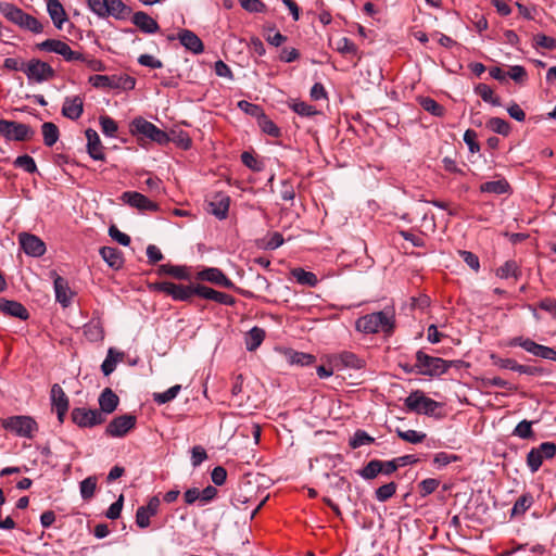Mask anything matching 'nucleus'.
Here are the masks:
<instances>
[{
	"instance_id": "1",
	"label": "nucleus",
	"mask_w": 556,
	"mask_h": 556,
	"mask_svg": "<svg viewBox=\"0 0 556 556\" xmlns=\"http://www.w3.org/2000/svg\"><path fill=\"white\" fill-rule=\"evenodd\" d=\"M357 331L365 334L384 332L390 334L394 328V314L391 311H381L359 317L355 323Z\"/></svg>"
},
{
	"instance_id": "2",
	"label": "nucleus",
	"mask_w": 556,
	"mask_h": 556,
	"mask_svg": "<svg viewBox=\"0 0 556 556\" xmlns=\"http://www.w3.org/2000/svg\"><path fill=\"white\" fill-rule=\"evenodd\" d=\"M1 14L25 30L34 34H40L43 30L42 24L34 16L27 14L22 9L9 2H0Z\"/></svg>"
},
{
	"instance_id": "3",
	"label": "nucleus",
	"mask_w": 556,
	"mask_h": 556,
	"mask_svg": "<svg viewBox=\"0 0 556 556\" xmlns=\"http://www.w3.org/2000/svg\"><path fill=\"white\" fill-rule=\"evenodd\" d=\"M88 7L100 17L113 16L124 20L131 12V9L122 0H88Z\"/></svg>"
},
{
	"instance_id": "4",
	"label": "nucleus",
	"mask_w": 556,
	"mask_h": 556,
	"mask_svg": "<svg viewBox=\"0 0 556 556\" xmlns=\"http://www.w3.org/2000/svg\"><path fill=\"white\" fill-rule=\"evenodd\" d=\"M415 368L420 375L440 376L450 368V364L440 357H433L422 351H418L416 353Z\"/></svg>"
},
{
	"instance_id": "5",
	"label": "nucleus",
	"mask_w": 556,
	"mask_h": 556,
	"mask_svg": "<svg viewBox=\"0 0 556 556\" xmlns=\"http://www.w3.org/2000/svg\"><path fill=\"white\" fill-rule=\"evenodd\" d=\"M130 131L134 135H142L159 144H166L169 142V137L164 130L160 129L143 117H136L131 122Z\"/></svg>"
},
{
	"instance_id": "6",
	"label": "nucleus",
	"mask_w": 556,
	"mask_h": 556,
	"mask_svg": "<svg viewBox=\"0 0 556 556\" xmlns=\"http://www.w3.org/2000/svg\"><path fill=\"white\" fill-rule=\"evenodd\" d=\"M89 83L96 88H111L132 90L136 86V79L129 75H93Z\"/></svg>"
},
{
	"instance_id": "7",
	"label": "nucleus",
	"mask_w": 556,
	"mask_h": 556,
	"mask_svg": "<svg viewBox=\"0 0 556 556\" xmlns=\"http://www.w3.org/2000/svg\"><path fill=\"white\" fill-rule=\"evenodd\" d=\"M405 406L417 414L433 415L441 404L416 390L405 399Z\"/></svg>"
},
{
	"instance_id": "8",
	"label": "nucleus",
	"mask_w": 556,
	"mask_h": 556,
	"mask_svg": "<svg viewBox=\"0 0 556 556\" xmlns=\"http://www.w3.org/2000/svg\"><path fill=\"white\" fill-rule=\"evenodd\" d=\"M0 135L10 141H25L31 139L35 131L26 124L0 119Z\"/></svg>"
},
{
	"instance_id": "9",
	"label": "nucleus",
	"mask_w": 556,
	"mask_h": 556,
	"mask_svg": "<svg viewBox=\"0 0 556 556\" xmlns=\"http://www.w3.org/2000/svg\"><path fill=\"white\" fill-rule=\"evenodd\" d=\"M71 418L80 428H92L105 421V416L99 409L85 407H75L71 413Z\"/></svg>"
},
{
	"instance_id": "10",
	"label": "nucleus",
	"mask_w": 556,
	"mask_h": 556,
	"mask_svg": "<svg viewBox=\"0 0 556 556\" xmlns=\"http://www.w3.org/2000/svg\"><path fill=\"white\" fill-rule=\"evenodd\" d=\"M5 429L24 438H33L38 427L36 421L29 416H14L5 420Z\"/></svg>"
},
{
	"instance_id": "11",
	"label": "nucleus",
	"mask_w": 556,
	"mask_h": 556,
	"mask_svg": "<svg viewBox=\"0 0 556 556\" xmlns=\"http://www.w3.org/2000/svg\"><path fill=\"white\" fill-rule=\"evenodd\" d=\"M137 424V417L135 415L125 414L113 418L105 429V434L112 438H123Z\"/></svg>"
},
{
	"instance_id": "12",
	"label": "nucleus",
	"mask_w": 556,
	"mask_h": 556,
	"mask_svg": "<svg viewBox=\"0 0 556 556\" xmlns=\"http://www.w3.org/2000/svg\"><path fill=\"white\" fill-rule=\"evenodd\" d=\"M24 72L29 79L37 83L49 80L54 76L53 68L48 63L40 60L29 61Z\"/></svg>"
},
{
	"instance_id": "13",
	"label": "nucleus",
	"mask_w": 556,
	"mask_h": 556,
	"mask_svg": "<svg viewBox=\"0 0 556 556\" xmlns=\"http://www.w3.org/2000/svg\"><path fill=\"white\" fill-rule=\"evenodd\" d=\"M18 242L23 251L33 257H39L46 252L45 242L37 236L28 232L18 235Z\"/></svg>"
},
{
	"instance_id": "14",
	"label": "nucleus",
	"mask_w": 556,
	"mask_h": 556,
	"mask_svg": "<svg viewBox=\"0 0 556 556\" xmlns=\"http://www.w3.org/2000/svg\"><path fill=\"white\" fill-rule=\"evenodd\" d=\"M50 399L52 408L56 410L58 420L63 424L65 415L68 410L70 402L67 395L60 384L54 383L51 387Z\"/></svg>"
},
{
	"instance_id": "15",
	"label": "nucleus",
	"mask_w": 556,
	"mask_h": 556,
	"mask_svg": "<svg viewBox=\"0 0 556 556\" xmlns=\"http://www.w3.org/2000/svg\"><path fill=\"white\" fill-rule=\"evenodd\" d=\"M121 199L131 207H136L139 211L155 212L159 210V205L155 202L137 191H126L122 194Z\"/></svg>"
},
{
	"instance_id": "16",
	"label": "nucleus",
	"mask_w": 556,
	"mask_h": 556,
	"mask_svg": "<svg viewBox=\"0 0 556 556\" xmlns=\"http://www.w3.org/2000/svg\"><path fill=\"white\" fill-rule=\"evenodd\" d=\"M230 205V198L226 193L217 192L207 202V212L217 217L218 219H225L228 216Z\"/></svg>"
},
{
	"instance_id": "17",
	"label": "nucleus",
	"mask_w": 556,
	"mask_h": 556,
	"mask_svg": "<svg viewBox=\"0 0 556 556\" xmlns=\"http://www.w3.org/2000/svg\"><path fill=\"white\" fill-rule=\"evenodd\" d=\"M61 112L68 119H78L84 113V99L80 96L66 97Z\"/></svg>"
},
{
	"instance_id": "18",
	"label": "nucleus",
	"mask_w": 556,
	"mask_h": 556,
	"mask_svg": "<svg viewBox=\"0 0 556 556\" xmlns=\"http://www.w3.org/2000/svg\"><path fill=\"white\" fill-rule=\"evenodd\" d=\"M198 278L228 289L235 287L233 282L216 267H210L201 270L198 274Z\"/></svg>"
},
{
	"instance_id": "19",
	"label": "nucleus",
	"mask_w": 556,
	"mask_h": 556,
	"mask_svg": "<svg viewBox=\"0 0 556 556\" xmlns=\"http://www.w3.org/2000/svg\"><path fill=\"white\" fill-rule=\"evenodd\" d=\"M53 287L55 292L56 301L63 306L67 307L71 305L74 293L70 289L68 282L65 278L54 274Z\"/></svg>"
},
{
	"instance_id": "20",
	"label": "nucleus",
	"mask_w": 556,
	"mask_h": 556,
	"mask_svg": "<svg viewBox=\"0 0 556 556\" xmlns=\"http://www.w3.org/2000/svg\"><path fill=\"white\" fill-rule=\"evenodd\" d=\"M85 135L87 138L88 154L96 161H104L105 155L103 153V146L98 132L92 128H88Z\"/></svg>"
},
{
	"instance_id": "21",
	"label": "nucleus",
	"mask_w": 556,
	"mask_h": 556,
	"mask_svg": "<svg viewBox=\"0 0 556 556\" xmlns=\"http://www.w3.org/2000/svg\"><path fill=\"white\" fill-rule=\"evenodd\" d=\"M177 39L189 51L194 54H200L204 51L202 40L191 30L182 29L178 33Z\"/></svg>"
},
{
	"instance_id": "22",
	"label": "nucleus",
	"mask_w": 556,
	"mask_h": 556,
	"mask_svg": "<svg viewBox=\"0 0 556 556\" xmlns=\"http://www.w3.org/2000/svg\"><path fill=\"white\" fill-rule=\"evenodd\" d=\"M0 311L8 316L17 317L26 320L29 317L28 311L20 302L0 299Z\"/></svg>"
},
{
	"instance_id": "23",
	"label": "nucleus",
	"mask_w": 556,
	"mask_h": 556,
	"mask_svg": "<svg viewBox=\"0 0 556 556\" xmlns=\"http://www.w3.org/2000/svg\"><path fill=\"white\" fill-rule=\"evenodd\" d=\"M131 22L144 34H154L160 29L157 22L142 11L136 12Z\"/></svg>"
},
{
	"instance_id": "24",
	"label": "nucleus",
	"mask_w": 556,
	"mask_h": 556,
	"mask_svg": "<svg viewBox=\"0 0 556 556\" xmlns=\"http://www.w3.org/2000/svg\"><path fill=\"white\" fill-rule=\"evenodd\" d=\"M47 11L58 29L63 28V24L67 21L66 12L59 0H48Z\"/></svg>"
},
{
	"instance_id": "25",
	"label": "nucleus",
	"mask_w": 556,
	"mask_h": 556,
	"mask_svg": "<svg viewBox=\"0 0 556 556\" xmlns=\"http://www.w3.org/2000/svg\"><path fill=\"white\" fill-rule=\"evenodd\" d=\"M495 364L497 366H500L501 368L509 369V370L517 371L519 374H525V375L533 376V375H538V374L542 372V370L538 367L520 365L515 359H511V358H504V359L501 358Z\"/></svg>"
},
{
	"instance_id": "26",
	"label": "nucleus",
	"mask_w": 556,
	"mask_h": 556,
	"mask_svg": "<svg viewBox=\"0 0 556 556\" xmlns=\"http://www.w3.org/2000/svg\"><path fill=\"white\" fill-rule=\"evenodd\" d=\"M118 402V396L110 388H105L99 396V410L103 415L111 414L116 409Z\"/></svg>"
},
{
	"instance_id": "27",
	"label": "nucleus",
	"mask_w": 556,
	"mask_h": 556,
	"mask_svg": "<svg viewBox=\"0 0 556 556\" xmlns=\"http://www.w3.org/2000/svg\"><path fill=\"white\" fill-rule=\"evenodd\" d=\"M100 255L103 261L114 269H118L123 266L124 260L122 252L116 248L103 247L100 249Z\"/></svg>"
},
{
	"instance_id": "28",
	"label": "nucleus",
	"mask_w": 556,
	"mask_h": 556,
	"mask_svg": "<svg viewBox=\"0 0 556 556\" xmlns=\"http://www.w3.org/2000/svg\"><path fill=\"white\" fill-rule=\"evenodd\" d=\"M159 275H168L179 280H190V273L186 266L162 264L157 268Z\"/></svg>"
},
{
	"instance_id": "29",
	"label": "nucleus",
	"mask_w": 556,
	"mask_h": 556,
	"mask_svg": "<svg viewBox=\"0 0 556 556\" xmlns=\"http://www.w3.org/2000/svg\"><path fill=\"white\" fill-rule=\"evenodd\" d=\"M41 132L43 137V143L47 147H52L56 143L60 137L58 126L52 122H46L41 125Z\"/></svg>"
},
{
	"instance_id": "30",
	"label": "nucleus",
	"mask_w": 556,
	"mask_h": 556,
	"mask_svg": "<svg viewBox=\"0 0 556 556\" xmlns=\"http://www.w3.org/2000/svg\"><path fill=\"white\" fill-rule=\"evenodd\" d=\"M509 189V184L505 179L493 180L483 182L480 186V191L485 193L503 194Z\"/></svg>"
},
{
	"instance_id": "31",
	"label": "nucleus",
	"mask_w": 556,
	"mask_h": 556,
	"mask_svg": "<svg viewBox=\"0 0 556 556\" xmlns=\"http://www.w3.org/2000/svg\"><path fill=\"white\" fill-rule=\"evenodd\" d=\"M265 338V331L262 328L253 327L247 334L245 346L249 351L256 350Z\"/></svg>"
},
{
	"instance_id": "32",
	"label": "nucleus",
	"mask_w": 556,
	"mask_h": 556,
	"mask_svg": "<svg viewBox=\"0 0 556 556\" xmlns=\"http://www.w3.org/2000/svg\"><path fill=\"white\" fill-rule=\"evenodd\" d=\"M418 102L426 112L433 116L441 117L445 113V109L430 97H420Z\"/></svg>"
},
{
	"instance_id": "33",
	"label": "nucleus",
	"mask_w": 556,
	"mask_h": 556,
	"mask_svg": "<svg viewBox=\"0 0 556 556\" xmlns=\"http://www.w3.org/2000/svg\"><path fill=\"white\" fill-rule=\"evenodd\" d=\"M98 479L96 476H89L79 483V491L83 500L89 501L94 496Z\"/></svg>"
},
{
	"instance_id": "34",
	"label": "nucleus",
	"mask_w": 556,
	"mask_h": 556,
	"mask_svg": "<svg viewBox=\"0 0 556 556\" xmlns=\"http://www.w3.org/2000/svg\"><path fill=\"white\" fill-rule=\"evenodd\" d=\"M533 504V496L529 493L522 494L514 504L510 517L523 515Z\"/></svg>"
},
{
	"instance_id": "35",
	"label": "nucleus",
	"mask_w": 556,
	"mask_h": 556,
	"mask_svg": "<svg viewBox=\"0 0 556 556\" xmlns=\"http://www.w3.org/2000/svg\"><path fill=\"white\" fill-rule=\"evenodd\" d=\"M292 276L296 282L303 286L315 287L318 283L317 276L312 271H306L303 268H294Z\"/></svg>"
},
{
	"instance_id": "36",
	"label": "nucleus",
	"mask_w": 556,
	"mask_h": 556,
	"mask_svg": "<svg viewBox=\"0 0 556 556\" xmlns=\"http://www.w3.org/2000/svg\"><path fill=\"white\" fill-rule=\"evenodd\" d=\"M521 275L518 264L515 261H507L504 265L497 268L496 276L502 279L514 277L518 279Z\"/></svg>"
},
{
	"instance_id": "37",
	"label": "nucleus",
	"mask_w": 556,
	"mask_h": 556,
	"mask_svg": "<svg viewBox=\"0 0 556 556\" xmlns=\"http://www.w3.org/2000/svg\"><path fill=\"white\" fill-rule=\"evenodd\" d=\"M475 91L484 102L491 103L494 106H500L502 104L501 99L497 96H494L493 90L485 84H479Z\"/></svg>"
},
{
	"instance_id": "38",
	"label": "nucleus",
	"mask_w": 556,
	"mask_h": 556,
	"mask_svg": "<svg viewBox=\"0 0 556 556\" xmlns=\"http://www.w3.org/2000/svg\"><path fill=\"white\" fill-rule=\"evenodd\" d=\"M122 357H123L122 353H116L115 354L114 350L110 349L109 352H108L106 358L103 361V363L101 365V369H102L103 375L104 376L111 375L115 370L116 363L118 361H121Z\"/></svg>"
},
{
	"instance_id": "39",
	"label": "nucleus",
	"mask_w": 556,
	"mask_h": 556,
	"mask_svg": "<svg viewBox=\"0 0 556 556\" xmlns=\"http://www.w3.org/2000/svg\"><path fill=\"white\" fill-rule=\"evenodd\" d=\"M257 123L263 132L274 138L280 137L281 130L265 113L257 119Z\"/></svg>"
},
{
	"instance_id": "40",
	"label": "nucleus",
	"mask_w": 556,
	"mask_h": 556,
	"mask_svg": "<svg viewBox=\"0 0 556 556\" xmlns=\"http://www.w3.org/2000/svg\"><path fill=\"white\" fill-rule=\"evenodd\" d=\"M380 472V459H372L358 471V475L365 480H371L375 479Z\"/></svg>"
},
{
	"instance_id": "41",
	"label": "nucleus",
	"mask_w": 556,
	"mask_h": 556,
	"mask_svg": "<svg viewBox=\"0 0 556 556\" xmlns=\"http://www.w3.org/2000/svg\"><path fill=\"white\" fill-rule=\"evenodd\" d=\"M338 359L344 367H350L354 369H359L364 365L363 361L358 358L356 354L348 351L340 353L338 355Z\"/></svg>"
},
{
	"instance_id": "42",
	"label": "nucleus",
	"mask_w": 556,
	"mask_h": 556,
	"mask_svg": "<svg viewBox=\"0 0 556 556\" xmlns=\"http://www.w3.org/2000/svg\"><path fill=\"white\" fill-rule=\"evenodd\" d=\"M395 431L399 438L412 444L421 443L426 439V433L416 430H401L397 428Z\"/></svg>"
},
{
	"instance_id": "43",
	"label": "nucleus",
	"mask_w": 556,
	"mask_h": 556,
	"mask_svg": "<svg viewBox=\"0 0 556 556\" xmlns=\"http://www.w3.org/2000/svg\"><path fill=\"white\" fill-rule=\"evenodd\" d=\"M486 126L494 132L507 136L510 131V126L507 121L500 117H492L489 119Z\"/></svg>"
},
{
	"instance_id": "44",
	"label": "nucleus",
	"mask_w": 556,
	"mask_h": 556,
	"mask_svg": "<svg viewBox=\"0 0 556 556\" xmlns=\"http://www.w3.org/2000/svg\"><path fill=\"white\" fill-rule=\"evenodd\" d=\"M396 488L397 485L395 482H389L379 486L375 492L376 498L379 502H387L395 494Z\"/></svg>"
},
{
	"instance_id": "45",
	"label": "nucleus",
	"mask_w": 556,
	"mask_h": 556,
	"mask_svg": "<svg viewBox=\"0 0 556 556\" xmlns=\"http://www.w3.org/2000/svg\"><path fill=\"white\" fill-rule=\"evenodd\" d=\"M14 166L22 168L29 174H33L37 170L35 160L27 154L17 156L14 161Z\"/></svg>"
},
{
	"instance_id": "46",
	"label": "nucleus",
	"mask_w": 556,
	"mask_h": 556,
	"mask_svg": "<svg viewBox=\"0 0 556 556\" xmlns=\"http://www.w3.org/2000/svg\"><path fill=\"white\" fill-rule=\"evenodd\" d=\"M291 364L307 366L315 362V356L308 353L292 351L289 353Z\"/></svg>"
},
{
	"instance_id": "47",
	"label": "nucleus",
	"mask_w": 556,
	"mask_h": 556,
	"mask_svg": "<svg viewBox=\"0 0 556 556\" xmlns=\"http://www.w3.org/2000/svg\"><path fill=\"white\" fill-rule=\"evenodd\" d=\"M180 389H181V387L179 384L173 386L169 389H167L165 392L154 393L153 400L157 404H165V403L174 400L177 396V394L179 393Z\"/></svg>"
},
{
	"instance_id": "48",
	"label": "nucleus",
	"mask_w": 556,
	"mask_h": 556,
	"mask_svg": "<svg viewBox=\"0 0 556 556\" xmlns=\"http://www.w3.org/2000/svg\"><path fill=\"white\" fill-rule=\"evenodd\" d=\"M375 441L372 437H370L366 431L364 430H357L354 435L350 440V445L353 448L361 447L366 444H370Z\"/></svg>"
},
{
	"instance_id": "49",
	"label": "nucleus",
	"mask_w": 556,
	"mask_h": 556,
	"mask_svg": "<svg viewBox=\"0 0 556 556\" xmlns=\"http://www.w3.org/2000/svg\"><path fill=\"white\" fill-rule=\"evenodd\" d=\"M510 345L521 346L527 352L536 356V352L540 348V344L532 341L531 339H523L522 337L514 338L510 342Z\"/></svg>"
},
{
	"instance_id": "50",
	"label": "nucleus",
	"mask_w": 556,
	"mask_h": 556,
	"mask_svg": "<svg viewBox=\"0 0 556 556\" xmlns=\"http://www.w3.org/2000/svg\"><path fill=\"white\" fill-rule=\"evenodd\" d=\"M544 458L539 453V451L534 447L527 455V465L532 472H536L541 467Z\"/></svg>"
},
{
	"instance_id": "51",
	"label": "nucleus",
	"mask_w": 556,
	"mask_h": 556,
	"mask_svg": "<svg viewBox=\"0 0 556 556\" xmlns=\"http://www.w3.org/2000/svg\"><path fill=\"white\" fill-rule=\"evenodd\" d=\"M507 76L510 77L517 84H523L528 79L527 71L521 65H514L509 67Z\"/></svg>"
},
{
	"instance_id": "52",
	"label": "nucleus",
	"mask_w": 556,
	"mask_h": 556,
	"mask_svg": "<svg viewBox=\"0 0 556 556\" xmlns=\"http://www.w3.org/2000/svg\"><path fill=\"white\" fill-rule=\"evenodd\" d=\"M100 125L102 132L109 137H114L118 128L116 122L106 115L100 117Z\"/></svg>"
},
{
	"instance_id": "53",
	"label": "nucleus",
	"mask_w": 556,
	"mask_h": 556,
	"mask_svg": "<svg viewBox=\"0 0 556 556\" xmlns=\"http://www.w3.org/2000/svg\"><path fill=\"white\" fill-rule=\"evenodd\" d=\"M64 43V41L58 39H47L41 43H38L37 47L42 51L54 52L56 54H60Z\"/></svg>"
},
{
	"instance_id": "54",
	"label": "nucleus",
	"mask_w": 556,
	"mask_h": 556,
	"mask_svg": "<svg viewBox=\"0 0 556 556\" xmlns=\"http://www.w3.org/2000/svg\"><path fill=\"white\" fill-rule=\"evenodd\" d=\"M337 51L341 54H356L357 47L355 43L346 37L340 38L337 41Z\"/></svg>"
},
{
	"instance_id": "55",
	"label": "nucleus",
	"mask_w": 556,
	"mask_h": 556,
	"mask_svg": "<svg viewBox=\"0 0 556 556\" xmlns=\"http://www.w3.org/2000/svg\"><path fill=\"white\" fill-rule=\"evenodd\" d=\"M238 108L244 113L256 117L257 119L264 114L263 110L260 105L250 103L245 100H241L238 102Z\"/></svg>"
},
{
	"instance_id": "56",
	"label": "nucleus",
	"mask_w": 556,
	"mask_h": 556,
	"mask_svg": "<svg viewBox=\"0 0 556 556\" xmlns=\"http://www.w3.org/2000/svg\"><path fill=\"white\" fill-rule=\"evenodd\" d=\"M514 435H517L521 439H529L532 437V424L528 420L520 421L513 432Z\"/></svg>"
},
{
	"instance_id": "57",
	"label": "nucleus",
	"mask_w": 556,
	"mask_h": 556,
	"mask_svg": "<svg viewBox=\"0 0 556 556\" xmlns=\"http://www.w3.org/2000/svg\"><path fill=\"white\" fill-rule=\"evenodd\" d=\"M292 110L301 116L309 117L317 114L316 109L306 102H294L291 105Z\"/></svg>"
},
{
	"instance_id": "58",
	"label": "nucleus",
	"mask_w": 556,
	"mask_h": 556,
	"mask_svg": "<svg viewBox=\"0 0 556 556\" xmlns=\"http://www.w3.org/2000/svg\"><path fill=\"white\" fill-rule=\"evenodd\" d=\"M208 300H212L219 304L230 305V306L236 303V299L232 295L220 292V291H216L214 289L212 290V292H210Z\"/></svg>"
},
{
	"instance_id": "59",
	"label": "nucleus",
	"mask_w": 556,
	"mask_h": 556,
	"mask_svg": "<svg viewBox=\"0 0 556 556\" xmlns=\"http://www.w3.org/2000/svg\"><path fill=\"white\" fill-rule=\"evenodd\" d=\"M439 483H440L439 480L432 479V478L422 480L418 485L420 495L421 496L430 495L438 489Z\"/></svg>"
},
{
	"instance_id": "60",
	"label": "nucleus",
	"mask_w": 556,
	"mask_h": 556,
	"mask_svg": "<svg viewBox=\"0 0 556 556\" xmlns=\"http://www.w3.org/2000/svg\"><path fill=\"white\" fill-rule=\"evenodd\" d=\"M172 298L175 301H188L191 299V286L175 285Z\"/></svg>"
},
{
	"instance_id": "61",
	"label": "nucleus",
	"mask_w": 556,
	"mask_h": 556,
	"mask_svg": "<svg viewBox=\"0 0 556 556\" xmlns=\"http://www.w3.org/2000/svg\"><path fill=\"white\" fill-rule=\"evenodd\" d=\"M459 256L463 261L475 271H478L480 268V262L476 254L469 251L460 250L458 251Z\"/></svg>"
},
{
	"instance_id": "62",
	"label": "nucleus",
	"mask_w": 556,
	"mask_h": 556,
	"mask_svg": "<svg viewBox=\"0 0 556 556\" xmlns=\"http://www.w3.org/2000/svg\"><path fill=\"white\" fill-rule=\"evenodd\" d=\"M534 42L536 47H541L547 50L556 49V40L553 37L546 36L544 34H538L534 37Z\"/></svg>"
},
{
	"instance_id": "63",
	"label": "nucleus",
	"mask_w": 556,
	"mask_h": 556,
	"mask_svg": "<svg viewBox=\"0 0 556 556\" xmlns=\"http://www.w3.org/2000/svg\"><path fill=\"white\" fill-rule=\"evenodd\" d=\"M109 235L113 240H115L116 242H118L119 244H122L124 247H127L130 244V237L128 235L122 232L121 230H118V228L116 226H111L109 228Z\"/></svg>"
},
{
	"instance_id": "64",
	"label": "nucleus",
	"mask_w": 556,
	"mask_h": 556,
	"mask_svg": "<svg viewBox=\"0 0 556 556\" xmlns=\"http://www.w3.org/2000/svg\"><path fill=\"white\" fill-rule=\"evenodd\" d=\"M535 448L544 459H551L556 455V444L553 442H543Z\"/></svg>"
}]
</instances>
